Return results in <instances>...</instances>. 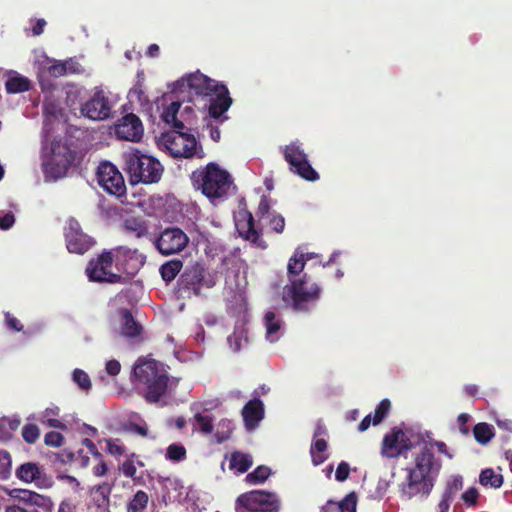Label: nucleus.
<instances>
[{
	"mask_svg": "<svg viewBox=\"0 0 512 512\" xmlns=\"http://www.w3.org/2000/svg\"><path fill=\"white\" fill-rule=\"evenodd\" d=\"M471 416L467 413H461L458 418H457V422H458V428H459V431L463 434V435H468L470 430H469V427L467 425V423L469 422Z\"/></svg>",
	"mask_w": 512,
	"mask_h": 512,
	"instance_id": "59",
	"label": "nucleus"
},
{
	"mask_svg": "<svg viewBox=\"0 0 512 512\" xmlns=\"http://www.w3.org/2000/svg\"><path fill=\"white\" fill-rule=\"evenodd\" d=\"M182 267L183 263L179 259H172L170 261L165 262L160 267V274L162 279L167 283L173 281L178 275V273L181 271Z\"/></svg>",
	"mask_w": 512,
	"mask_h": 512,
	"instance_id": "37",
	"label": "nucleus"
},
{
	"mask_svg": "<svg viewBox=\"0 0 512 512\" xmlns=\"http://www.w3.org/2000/svg\"><path fill=\"white\" fill-rule=\"evenodd\" d=\"M188 236L177 227L164 229L155 241V246L162 255L181 252L188 244Z\"/></svg>",
	"mask_w": 512,
	"mask_h": 512,
	"instance_id": "14",
	"label": "nucleus"
},
{
	"mask_svg": "<svg viewBox=\"0 0 512 512\" xmlns=\"http://www.w3.org/2000/svg\"><path fill=\"white\" fill-rule=\"evenodd\" d=\"M66 246L69 252L84 254L94 244L93 239L83 233L77 222H71L65 232Z\"/></svg>",
	"mask_w": 512,
	"mask_h": 512,
	"instance_id": "19",
	"label": "nucleus"
},
{
	"mask_svg": "<svg viewBox=\"0 0 512 512\" xmlns=\"http://www.w3.org/2000/svg\"><path fill=\"white\" fill-rule=\"evenodd\" d=\"M327 449L328 443L325 439H313L310 446V456L314 466H319L328 459Z\"/></svg>",
	"mask_w": 512,
	"mask_h": 512,
	"instance_id": "28",
	"label": "nucleus"
},
{
	"mask_svg": "<svg viewBox=\"0 0 512 512\" xmlns=\"http://www.w3.org/2000/svg\"><path fill=\"white\" fill-rule=\"evenodd\" d=\"M282 152L284 159L289 163L290 166L296 162H301L307 159V155L296 142H292L289 145L282 147Z\"/></svg>",
	"mask_w": 512,
	"mask_h": 512,
	"instance_id": "34",
	"label": "nucleus"
},
{
	"mask_svg": "<svg viewBox=\"0 0 512 512\" xmlns=\"http://www.w3.org/2000/svg\"><path fill=\"white\" fill-rule=\"evenodd\" d=\"M279 507L277 495L263 490L243 493L235 502L236 512H278Z\"/></svg>",
	"mask_w": 512,
	"mask_h": 512,
	"instance_id": "5",
	"label": "nucleus"
},
{
	"mask_svg": "<svg viewBox=\"0 0 512 512\" xmlns=\"http://www.w3.org/2000/svg\"><path fill=\"white\" fill-rule=\"evenodd\" d=\"M115 268L120 275L124 274L122 283L132 279L145 263V257L136 249L118 246L112 249Z\"/></svg>",
	"mask_w": 512,
	"mask_h": 512,
	"instance_id": "9",
	"label": "nucleus"
},
{
	"mask_svg": "<svg viewBox=\"0 0 512 512\" xmlns=\"http://www.w3.org/2000/svg\"><path fill=\"white\" fill-rule=\"evenodd\" d=\"M72 376H73L74 382L77 383V385L82 390L88 391L91 389L90 377L84 370L77 368L73 371Z\"/></svg>",
	"mask_w": 512,
	"mask_h": 512,
	"instance_id": "46",
	"label": "nucleus"
},
{
	"mask_svg": "<svg viewBox=\"0 0 512 512\" xmlns=\"http://www.w3.org/2000/svg\"><path fill=\"white\" fill-rule=\"evenodd\" d=\"M39 420L48 427H52V428H56V429H60V430L67 429L66 424H64L62 421H60L56 417L52 418V417H48V416L47 417L41 416Z\"/></svg>",
	"mask_w": 512,
	"mask_h": 512,
	"instance_id": "58",
	"label": "nucleus"
},
{
	"mask_svg": "<svg viewBox=\"0 0 512 512\" xmlns=\"http://www.w3.org/2000/svg\"><path fill=\"white\" fill-rule=\"evenodd\" d=\"M148 500V494L143 490H138L127 503V512H146Z\"/></svg>",
	"mask_w": 512,
	"mask_h": 512,
	"instance_id": "40",
	"label": "nucleus"
},
{
	"mask_svg": "<svg viewBox=\"0 0 512 512\" xmlns=\"http://www.w3.org/2000/svg\"><path fill=\"white\" fill-rule=\"evenodd\" d=\"M242 339H243V330H241V331L235 330L232 335L228 336L227 342H228L230 348L234 352H238L241 349Z\"/></svg>",
	"mask_w": 512,
	"mask_h": 512,
	"instance_id": "54",
	"label": "nucleus"
},
{
	"mask_svg": "<svg viewBox=\"0 0 512 512\" xmlns=\"http://www.w3.org/2000/svg\"><path fill=\"white\" fill-rule=\"evenodd\" d=\"M213 97L210 99L208 112L211 118L219 120L224 113L232 105V98L229 95V90L223 83L217 87V91L213 92Z\"/></svg>",
	"mask_w": 512,
	"mask_h": 512,
	"instance_id": "22",
	"label": "nucleus"
},
{
	"mask_svg": "<svg viewBox=\"0 0 512 512\" xmlns=\"http://www.w3.org/2000/svg\"><path fill=\"white\" fill-rule=\"evenodd\" d=\"M271 474V469L267 466H258L254 471L246 476V480L253 484L263 483Z\"/></svg>",
	"mask_w": 512,
	"mask_h": 512,
	"instance_id": "42",
	"label": "nucleus"
},
{
	"mask_svg": "<svg viewBox=\"0 0 512 512\" xmlns=\"http://www.w3.org/2000/svg\"><path fill=\"white\" fill-rule=\"evenodd\" d=\"M11 455L6 450H0V480H7L11 475Z\"/></svg>",
	"mask_w": 512,
	"mask_h": 512,
	"instance_id": "43",
	"label": "nucleus"
},
{
	"mask_svg": "<svg viewBox=\"0 0 512 512\" xmlns=\"http://www.w3.org/2000/svg\"><path fill=\"white\" fill-rule=\"evenodd\" d=\"M391 408V402L389 399H383L377 405L374 416H373V425L380 424L383 419L388 415Z\"/></svg>",
	"mask_w": 512,
	"mask_h": 512,
	"instance_id": "45",
	"label": "nucleus"
},
{
	"mask_svg": "<svg viewBox=\"0 0 512 512\" xmlns=\"http://www.w3.org/2000/svg\"><path fill=\"white\" fill-rule=\"evenodd\" d=\"M413 448L411 440L402 429L394 427L385 434L382 440L381 455L386 458H397Z\"/></svg>",
	"mask_w": 512,
	"mask_h": 512,
	"instance_id": "15",
	"label": "nucleus"
},
{
	"mask_svg": "<svg viewBox=\"0 0 512 512\" xmlns=\"http://www.w3.org/2000/svg\"><path fill=\"white\" fill-rule=\"evenodd\" d=\"M206 269L199 263L195 262L185 268L178 280V290L184 297L190 298L200 296L203 286L212 287L213 281L205 279Z\"/></svg>",
	"mask_w": 512,
	"mask_h": 512,
	"instance_id": "8",
	"label": "nucleus"
},
{
	"mask_svg": "<svg viewBox=\"0 0 512 512\" xmlns=\"http://www.w3.org/2000/svg\"><path fill=\"white\" fill-rule=\"evenodd\" d=\"M24 441L28 444H34L40 437V429L36 424H25L21 431Z\"/></svg>",
	"mask_w": 512,
	"mask_h": 512,
	"instance_id": "44",
	"label": "nucleus"
},
{
	"mask_svg": "<svg viewBox=\"0 0 512 512\" xmlns=\"http://www.w3.org/2000/svg\"><path fill=\"white\" fill-rule=\"evenodd\" d=\"M191 422L194 430L204 435L211 434L214 430L213 418L211 416L196 413Z\"/></svg>",
	"mask_w": 512,
	"mask_h": 512,
	"instance_id": "39",
	"label": "nucleus"
},
{
	"mask_svg": "<svg viewBox=\"0 0 512 512\" xmlns=\"http://www.w3.org/2000/svg\"><path fill=\"white\" fill-rule=\"evenodd\" d=\"M252 464L253 459L250 455L241 452H234L230 458L229 468L243 474L250 469Z\"/></svg>",
	"mask_w": 512,
	"mask_h": 512,
	"instance_id": "32",
	"label": "nucleus"
},
{
	"mask_svg": "<svg viewBox=\"0 0 512 512\" xmlns=\"http://www.w3.org/2000/svg\"><path fill=\"white\" fill-rule=\"evenodd\" d=\"M121 365L117 360H109L106 363V371L111 376H116L120 373Z\"/></svg>",
	"mask_w": 512,
	"mask_h": 512,
	"instance_id": "62",
	"label": "nucleus"
},
{
	"mask_svg": "<svg viewBox=\"0 0 512 512\" xmlns=\"http://www.w3.org/2000/svg\"><path fill=\"white\" fill-rule=\"evenodd\" d=\"M269 225L276 233H282L285 228V219L280 214L272 215L269 220Z\"/></svg>",
	"mask_w": 512,
	"mask_h": 512,
	"instance_id": "55",
	"label": "nucleus"
},
{
	"mask_svg": "<svg viewBox=\"0 0 512 512\" xmlns=\"http://www.w3.org/2000/svg\"><path fill=\"white\" fill-rule=\"evenodd\" d=\"M135 454L133 453L131 457H134ZM120 471L123 473L125 477L128 478H134L137 472L135 463L132 458H129L125 460L122 465L120 466Z\"/></svg>",
	"mask_w": 512,
	"mask_h": 512,
	"instance_id": "53",
	"label": "nucleus"
},
{
	"mask_svg": "<svg viewBox=\"0 0 512 512\" xmlns=\"http://www.w3.org/2000/svg\"><path fill=\"white\" fill-rule=\"evenodd\" d=\"M119 314L122 318L121 334L128 338L138 337L142 332V326L135 321L131 311L121 308Z\"/></svg>",
	"mask_w": 512,
	"mask_h": 512,
	"instance_id": "26",
	"label": "nucleus"
},
{
	"mask_svg": "<svg viewBox=\"0 0 512 512\" xmlns=\"http://www.w3.org/2000/svg\"><path fill=\"white\" fill-rule=\"evenodd\" d=\"M473 435L479 444L486 445L495 436L494 427L485 422L477 423L473 428Z\"/></svg>",
	"mask_w": 512,
	"mask_h": 512,
	"instance_id": "33",
	"label": "nucleus"
},
{
	"mask_svg": "<svg viewBox=\"0 0 512 512\" xmlns=\"http://www.w3.org/2000/svg\"><path fill=\"white\" fill-rule=\"evenodd\" d=\"M182 83L199 96H212L217 87L221 84L208 76L197 71L182 78Z\"/></svg>",
	"mask_w": 512,
	"mask_h": 512,
	"instance_id": "21",
	"label": "nucleus"
},
{
	"mask_svg": "<svg viewBox=\"0 0 512 512\" xmlns=\"http://www.w3.org/2000/svg\"><path fill=\"white\" fill-rule=\"evenodd\" d=\"M479 483L482 486L497 489L503 484V476L500 473H496L492 468H486L480 473Z\"/></svg>",
	"mask_w": 512,
	"mask_h": 512,
	"instance_id": "36",
	"label": "nucleus"
},
{
	"mask_svg": "<svg viewBox=\"0 0 512 512\" xmlns=\"http://www.w3.org/2000/svg\"><path fill=\"white\" fill-rule=\"evenodd\" d=\"M98 184L107 193L121 197L126 193V185L122 174L113 164L103 162L97 170Z\"/></svg>",
	"mask_w": 512,
	"mask_h": 512,
	"instance_id": "11",
	"label": "nucleus"
},
{
	"mask_svg": "<svg viewBox=\"0 0 512 512\" xmlns=\"http://www.w3.org/2000/svg\"><path fill=\"white\" fill-rule=\"evenodd\" d=\"M111 486L104 482L102 484H98L93 487L92 493H93V500L97 504L98 507H105L108 508L109 506V496L111 494Z\"/></svg>",
	"mask_w": 512,
	"mask_h": 512,
	"instance_id": "38",
	"label": "nucleus"
},
{
	"mask_svg": "<svg viewBox=\"0 0 512 512\" xmlns=\"http://www.w3.org/2000/svg\"><path fill=\"white\" fill-rule=\"evenodd\" d=\"M433 487L431 480L407 469L405 480L399 484V495L403 500H411L414 497L427 498Z\"/></svg>",
	"mask_w": 512,
	"mask_h": 512,
	"instance_id": "13",
	"label": "nucleus"
},
{
	"mask_svg": "<svg viewBox=\"0 0 512 512\" xmlns=\"http://www.w3.org/2000/svg\"><path fill=\"white\" fill-rule=\"evenodd\" d=\"M111 110V103L102 87H95L92 96L80 108L81 114L91 120L108 119Z\"/></svg>",
	"mask_w": 512,
	"mask_h": 512,
	"instance_id": "12",
	"label": "nucleus"
},
{
	"mask_svg": "<svg viewBox=\"0 0 512 512\" xmlns=\"http://www.w3.org/2000/svg\"><path fill=\"white\" fill-rule=\"evenodd\" d=\"M126 232L140 238L148 234V225L142 217L131 216L124 220L123 223Z\"/></svg>",
	"mask_w": 512,
	"mask_h": 512,
	"instance_id": "29",
	"label": "nucleus"
},
{
	"mask_svg": "<svg viewBox=\"0 0 512 512\" xmlns=\"http://www.w3.org/2000/svg\"><path fill=\"white\" fill-rule=\"evenodd\" d=\"M82 444L88 449V452L96 459H101L102 454L98 451L96 445L89 438H84Z\"/></svg>",
	"mask_w": 512,
	"mask_h": 512,
	"instance_id": "61",
	"label": "nucleus"
},
{
	"mask_svg": "<svg viewBox=\"0 0 512 512\" xmlns=\"http://www.w3.org/2000/svg\"><path fill=\"white\" fill-rule=\"evenodd\" d=\"M133 373L136 381L145 387L143 397L147 403H158L166 395L169 376L162 363L154 359L139 361Z\"/></svg>",
	"mask_w": 512,
	"mask_h": 512,
	"instance_id": "2",
	"label": "nucleus"
},
{
	"mask_svg": "<svg viewBox=\"0 0 512 512\" xmlns=\"http://www.w3.org/2000/svg\"><path fill=\"white\" fill-rule=\"evenodd\" d=\"M181 108V103L174 101L163 109L161 119L168 125H172L173 129H184V123L177 118Z\"/></svg>",
	"mask_w": 512,
	"mask_h": 512,
	"instance_id": "27",
	"label": "nucleus"
},
{
	"mask_svg": "<svg viewBox=\"0 0 512 512\" xmlns=\"http://www.w3.org/2000/svg\"><path fill=\"white\" fill-rule=\"evenodd\" d=\"M305 268L304 252L297 248L290 257L287 265V275L289 284L284 288V299L291 300L295 311H307L308 303L319 298L320 287L316 283L308 285V275L304 273Z\"/></svg>",
	"mask_w": 512,
	"mask_h": 512,
	"instance_id": "1",
	"label": "nucleus"
},
{
	"mask_svg": "<svg viewBox=\"0 0 512 512\" xmlns=\"http://www.w3.org/2000/svg\"><path fill=\"white\" fill-rule=\"evenodd\" d=\"M125 171L129 176L131 184H154L158 183L163 175L164 167L161 162L153 156L133 149L123 154Z\"/></svg>",
	"mask_w": 512,
	"mask_h": 512,
	"instance_id": "3",
	"label": "nucleus"
},
{
	"mask_svg": "<svg viewBox=\"0 0 512 512\" xmlns=\"http://www.w3.org/2000/svg\"><path fill=\"white\" fill-rule=\"evenodd\" d=\"M232 434V428L230 427L229 421H221L218 425V430L215 433V441L218 444H221L228 440Z\"/></svg>",
	"mask_w": 512,
	"mask_h": 512,
	"instance_id": "47",
	"label": "nucleus"
},
{
	"mask_svg": "<svg viewBox=\"0 0 512 512\" xmlns=\"http://www.w3.org/2000/svg\"><path fill=\"white\" fill-rule=\"evenodd\" d=\"M236 229L239 235L261 249L267 248L266 242L261 238V233L255 228V220L248 211L241 213L236 221Z\"/></svg>",
	"mask_w": 512,
	"mask_h": 512,
	"instance_id": "20",
	"label": "nucleus"
},
{
	"mask_svg": "<svg viewBox=\"0 0 512 512\" xmlns=\"http://www.w3.org/2000/svg\"><path fill=\"white\" fill-rule=\"evenodd\" d=\"M78 154L66 144H57L52 147V158L46 165V172L53 178L66 175L68 169L75 165Z\"/></svg>",
	"mask_w": 512,
	"mask_h": 512,
	"instance_id": "10",
	"label": "nucleus"
},
{
	"mask_svg": "<svg viewBox=\"0 0 512 512\" xmlns=\"http://www.w3.org/2000/svg\"><path fill=\"white\" fill-rule=\"evenodd\" d=\"M462 489L463 477L461 475H453L446 481L441 496L452 503Z\"/></svg>",
	"mask_w": 512,
	"mask_h": 512,
	"instance_id": "31",
	"label": "nucleus"
},
{
	"mask_svg": "<svg viewBox=\"0 0 512 512\" xmlns=\"http://www.w3.org/2000/svg\"><path fill=\"white\" fill-rule=\"evenodd\" d=\"M291 170L299 175L301 178L307 180V181H316L319 179V174L313 169L311 164L308 161V158L301 161L296 162L295 164L291 165Z\"/></svg>",
	"mask_w": 512,
	"mask_h": 512,
	"instance_id": "35",
	"label": "nucleus"
},
{
	"mask_svg": "<svg viewBox=\"0 0 512 512\" xmlns=\"http://www.w3.org/2000/svg\"><path fill=\"white\" fill-rule=\"evenodd\" d=\"M143 131L140 118L133 113L123 116L115 125L116 136L126 141H140L143 136Z\"/></svg>",
	"mask_w": 512,
	"mask_h": 512,
	"instance_id": "18",
	"label": "nucleus"
},
{
	"mask_svg": "<svg viewBox=\"0 0 512 512\" xmlns=\"http://www.w3.org/2000/svg\"><path fill=\"white\" fill-rule=\"evenodd\" d=\"M270 210V201L268 197L262 196L258 205L257 214L260 216L266 215Z\"/></svg>",
	"mask_w": 512,
	"mask_h": 512,
	"instance_id": "63",
	"label": "nucleus"
},
{
	"mask_svg": "<svg viewBox=\"0 0 512 512\" xmlns=\"http://www.w3.org/2000/svg\"><path fill=\"white\" fill-rule=\"evenodd\" d=\"M57 512H76V506L71 501L64 499L60 502Z\"/></svg>",
	"mask_w": 512,
	"mask_h": 512,
	"instance_id": "64",
	"label": "nucleus"
},
{
	"mask_svg": "<svg viewBox=\"0 0 512 512\" xmlns=\"http://www.w3.org/2000/svg\"><path fill=\"white\" fill-rule=\"evenodd\" d=\"M15 218L12 212L0 215V229L7 230L14 224Z\"/></svg>",
	"mask_w": 512,
	"mask_h": 512,
	"instance_id": "60",
	"label": "nucleus"
},
{
	"mask_svg": "<svg viewBox=\"0 0 512 512\" xmlns=\"http://www.w3.org/2000/svg\"><path fill=\"white\" fill-rule=\"evenodd\" d=\"M16 477L25 483L35 482L36 484H40L43 482V478L45 477V473L42 467L35 462H26L21 464L15 471Z\"/></svg>",
	"mask_w": 512,
	"mask_h": 512,
	"instance_id": "24",
	"label": "nucleus"
},
{
	"mask_svg": "<svg viewBox=\"0 0 512 512\" xmlns=\"http://www.w3.org/2000/svg\"><path fill=\"white\" fill-rule=\"evenodd\" d=\"M264 413V404L259 398L248 401L242 409L246 429L253 430L258 427L260 421L264 418Z\"/></svg>",
	"mask_w": 512,
	"mask_h": 512,
	"instance_id": "23",
	"label": "nucleus"
},
{
	"mask_svg": "<svg viewBox=\"0 0 512 512\" xmlns=\"http://www.w3.org/2000/svg\"><path fill=\"white\" fill-rule=\"evenodd\" d=\"M31 81L24 76L16 74L8 78L5 82V88L9 94H17L27 92L31 89Z\"/></svg>",
	"mask_w": 512,
	"mask_h": 512,
	"instance_id": "30",
	"label": "nucleus"
},
{
	"mask_svg": "<svg viewBox=\"0 0 512 512\" xmlns=\"http://www.w3.org/2000/svg\"><path fill=\"white\" fill-rule=\"evenodd\" d=\"M107 443V451L109 454L113 456H123L126 453L125 445L120 441V439H108Z\"/></svg>",
	"mask_w": 512,
	"mask_h": 512,
	"instance_id": "50",
	"label": "nucleus"
},
{
	"mask_svg": "<svg viewBox=\"0 0 512 512\" xmlns=\"http://www.w3.org/2000/svg\"><path fill=\"white\" fill-rule=\"evenodd\" d=\"M184 129H173L161 135V143L174 158H192L197 153V141L194 135L184 132Z\"/></svg>",
	"mask_w": 512,
	"mask_h": 512,
	"instance_id": "6",
	"label": "nucleus"
},
{
	"mask_svg": "<svg viewBox=\"0 0 512 512\" xmlns=\"http://www.w3.org/2000/svg\"><path fill=\"white\" fill-rule=\"evenodd\" d=\"M191 180L193 186L210 199L223 197L232 184L230 174L213 162L194 171Z\"/></svg>",
	"mask_w": 512,
	"mask_h": 512,
	"instance_id": "4",
	"label": "nucleus"
},
{
	"mask_svg": "<svg viewBox=\"0 0 512 512\" xmlns=\"http://www.w3.org/2000/svg\"><path fill=\"white\" fill-rule=\"evenodd\" d=\"M358 497L353 491L347 494L340 502L328 500L321 508V512H356Z\"/></svg>",
	"mask_w": 512,
	"mask_h": 512,
	"instance_id": "25",
	"label": "nucleus"
},
{
	"mask_svg": "<svg viewBox=\"0 0 512 512\" xmlns=\"http://www.w3.org/2000/svg\"><path fill=\"white\" fill-rule=\"evenodd\" d=\"M480 494L475 487L468 488L460 496V499L467 507H475L478 505Z\"/></svg>",
	"mask_w": 512,
	"mask_h": 512,
	"instance_id": "48",
	"label": "nucleus"
},
{
	"mask_svg": "<svg viewBox=\"0 0 512 512\" xmlns=\"http://www.w3.org/2000/svg\"><path fill=\"white\" fill-rule=\"evenodd\" d=\"M187 457L186 448L180 443H172L166 449L165 458L172 462H180Z\"/></svg>",
	"mask_w": 512,
	"mask_h": 512,
	"instance_id": "41",
	"label": "nucleus"
},
{
	"mask_svg": "<svg viewBox=\"0 0 512 512\" xmlns=\"http://www.w3.org/2000/svg\"><path fill=\"white\" fill-rule=\"evenodd\" d=\"M10 495L28 506L27 512H53L54 503L49 496L28 489H14Z\"/></svg>",
	"mask_w": 512,
	"mask_h": 512,
	"instance_id": "17",
	"label": "nucleus"
},
{
	"mask_svg": "<svg viewBox=\"0 0 512 512\" xmlns=\"http://www.w3.org/2000/svg\"><path fill=\"white\" fill-rule=\"evenodd\" d=\"M5 322L8 329L12 331L20 332L23 330V325L20 323V321L8 312L5 313Z\"/></svg>",
	"mask_w": 512,
	"mask_h": 512,
	"instance_id": "57",
	"label": "nucleus"
},
{
	"mask_svg": "<svg viewBox=\"0 0 512 512\" xmlns=\"http://www.w3.org/2000/svg\"><path fill=\"white\" fill-rule=\"evenodd\" d=\"M267 335L275 334L280 329V322L276 320V315L272 311L266 312L264 316Z\"/></svg>",
	"mask_w": 512,
	"mask_h": 512,
	"instance_id": "51",
	"label": "nucleus"
},
{
	"mask_svg": "<svg viewBox=\"0 0 512 512\" xmlns=\"http://www.w3.org/2000/svg\"><path fill=\"white\" fill-rule=\"evenodd\" d=\"M70 64H73L72 60L64 61V62H55L54 64L50 65L48 67V73L52 77H60L63 75L68 74L69 66Z\"/></svg>",
	"mask_w": 512,
	"mask_h": 512,
	"instance_id": "49",
	"label": "nucleus"
},
{
	"mask_svg": "<svg viewBox=\"0 0 512 512\" xmlns=\"http://www.w3.org/2000/svg\"><path fill=\"white\" fill-rule=\"evenodd\" d=\"M350 472L349 464L345 461H342L338 464L336 473H335V479L338 482H344L348 479Z\"/></svg>",
	"mask_w": 512,
	"mask_h": 512,
	"instance_id": "56",
	"label": "nucleus"
},
{
	"mask_svg": "<svg viewBox=\"0 0 512 512\" xmlns=\"http://www.w3.org/2000/svg\"><path fill=\"white\" fill-rule=\"evenodd\" d=\"M64 437L61 433L56 431H50L44 436V443L51 447H60L63 445Z\"/></svg>",
	"mask_w": 512,
	"mask_h": 512,
	"instance_id": "52",
	"label": "nucleus"
},
{
	"mask_svg": "<svg viewBox=\"0 0 512 512\" xmlns=\"http://www.w3.org/2000/svg\"><path fill=\"white\" fill-rule=\"evenodd\" d=\"M414 462L415 466L408 469L415 472L417 475L424 476L428 480H431L435 485L442 464L441 461L435 457L432 449L427 445L423 446L421 451L416 454Z\"/></svg>",
	"mask_w": 512,
	"mask_h": 512,
	"instance_id": "16",
	"label": "nucleus"
},
{
	"mask_svg": "<svg viewBox=\"0 0 512 512\" xmlns=\"http://www.w3.org/2000/svg\"><path fill=\"white\" fill-rule=\"evenodd\" d=\"M113 264L115 265V258L112 249L104 250L88 262L86 267L88 278L94 282L122 283L123 276L111 271Z\"/></svg>",
	"mask_w": 512,
	"mask_h": 512,
	"instance_id": "7",
	"label": "nucleus"
}]
</instances>
